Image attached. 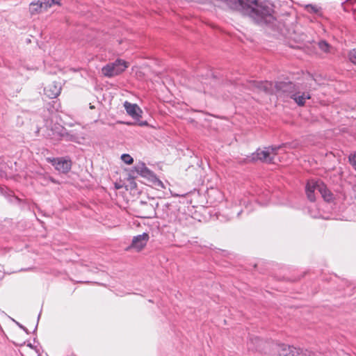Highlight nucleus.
Masks as SVG:
<instances>
[{"mask_svg":"<svg viewBox=\"0 0 356 356\" xmlns=\"http://www.w3.org/2000/svg\"><path fill=\"white\" fill-rule=\"evenodd\" d=\"M318 191L323 199L327 202H332L335 199L334 194L321 180H308L305 186V193L310 202H315V192Z\"/></svg>","mask_w":356,"mask_h":356,"instance_id":"f257e3e1","label":"nucleus"},{"mask_svg":"<svg viewBox=\"0 0 356 356\" xmlns=\"http://www.w3.org/2000/svg\"><path fill=\"white\" fill-rule=\"evenodd\" d=\"M300 83L291 81H280L275 83V93L280 98L290 97L298 90Z\"/></svg>","mask_w":356,"mask_h":356,"instance_id":"f03ea898","label":"nucleus"},{"mask_svg":"<svg viewBox=\"0 0 356 356\" xmlns=\"http://www.w3.org/2000/svg\"><path fill=\"white\" fill-rule=\"evenodd\" d=\"M128 67V63L121 59H117L113 63H110L102 69V74L106 77H113L119 75Z\"/></svg>","mask_w":356,"mask_h":356,"instance_id":"7ed1b4c3","label":"nucleus"},{"mask_svg":"<svg viewBox=\"0 0 356 356\" xmlns=\"http://www.w3.org/2000/svg\"><path fill=\"white\" fill-rule=\"evenodd\" d=\"M280 356H318V354L300 348H296L293 346L282 344L279 350Z\"/></svg>","mask_w":356,"mask_h":356,"instance_id":"20e7f679","label":"nucleus"},{"mask_svg":"<svg viewBox=\"0 0 356 356\" xmlns=\"http://www.w3.org/2000/svg\"><path fill=\"white\" fill-rule=\"evenodd\" d=\"M248 159L251 162H257L259 161L263 163H273L274 156H270V151H269L267 149V147H266L263 150L258 148L254 152L248 157Z\"/></svg>","mask_w":356,"mask_h":356,"instance_id":"39448f33","label":"nucleus"},{"mask_svg":"<svg viewBox=\"0 0 356 356\" xmlns=\"http://www.w3.org/2000/svg\"><path fill=\"white\" fill-rule=\"evenodd\" d=\"M51 163L58 171L63 173H67L72 168V161L69 158H54Z\"/></svg>","mask_w":356,"mask_h":356,"instance_id":"423d86ee","label":"nucleus"},{"mask_svg":"<svg viewBox=\"0 0 356 356\" xmlns=\"http://www.w3.org/2000/svg\"><path fill=\"white\" fill-rule=\"evenodd\" d=\"M312 95L309 91H301V85L298 86V90L292 95L291 98L299 106H304L307 99H310Z\"/></svg>","mask_w":356,"mask_h":356,"instance_id":"0eeeda50","label":"nucleus"},{"mask_svg":"<svg viewBox=\"0 0 356 356\" xmlns=\"http://www.w3.org/2000/svg\"><path fill=\"white\" fill-rule=\"evenodd\" d=\"M148 240L149 235L148 234L145 232L143 233L142 234H138L136 236H134L131 244L128 248V249L134 248L137 251H140L146 245Z\"/></svg>","mask_w":356,"mask_h":356,"instance_id":"6e6552de","label":"nucleus"},{"mask_svg":"<svg viewBox=\"0 0 356 356\" xmlns=\"http://www.w3.org/2000/svg\"><path fill=\"white\" fill-rule=\"evenodd\" d=\"M127 113L134 120H138L141 118L142 110L136 104H131L127 101L124 103Z\"/></svg>","mask_w":356,"mask_h":356,"instance_id":"1a4fd4ad","label":"nucleus"},{"mask_svg":"<svg viewBox=\"0 0 356 356\" xmlns=\"http://www.w3.org/2000/svg\"><path fill=\"white\" fill-rule=\"evenodd\" d=\"M60 91L61 86L56 82H52L44 88V95L49 99L57 97L60 95Z\"/></svg>","mask_w":356,"mask_h":356,"instance_id":"9d476101","label":"nucleus"},{"mask_svg":"<svg viewBox=\"0 0 356 356\" xmlns=\"http://www.w3.org/2000/svg\"><path fill=\"white\" fill-rule=\"evenodd\" d=\"M59 134L60 137L67 142H73L80 144L81 140L83 139L78 134L74 133L73 131H69L65 128H62Z\"/></svg>","mask_w":356,"mask_h":356,"instance_id":"9b49d317","label":"nucleus"},{"mask_svg":"<svg viewBox=\"0 0 356 356\" xmlns=\"http://www.w3.org/2000/svg\"><path fill=\"white\" fill-rule=\"evenodd\" d=\"M252 84L254 87L257 88L259 90L264 91L266 93H270L273 92V83L272 82L267 81H253Z\"/></svg>","mask_w":356,"mask_h":356,"instance_id":"f8f14e48","label":"nucleus"},{"mask_svg":"<svg viewBox=\"0 0 356 356\" xmlns=\"http://www.w3.org/2000/svg\"><path fill=\"white\" fill-rule=\"evenodd\" d=\"M146 168L147 166L145 163L139 162L130 170L129 173V177L134 179L136 177V175H141Z\"/></svg>","mask_w":356,"mask_h":356,"instance_id":"ddd939ff","label":"nucleus"},{"mask_svg":"<svg viewBox=\"0 0 356 356\" xmlns=\"http://www.w3.org/2000/svg\"><path fill=\"white\" fill-rule=\"evenodd\" d=\"M1 193L8 199L9 202H10L11 203L19 204L22 202V200L20 198L13 195V191L8 190V188L5 190L2 189Z\"/></svg>","mask_w":356,"mask_h":356,"instance_id":"4468645a","label":"nucleus"},{"mask_svg":"<svg viewBox=\"0 0 356 356\" xmlns=\"http://www.w3.org/2000/svg\"><path fill=\"white\" fill-rule=\"evenodd\" d=\"M42 8V4L40 3V1L32 2L29 6V11L32 15L40 13Z\"/></svg>","mask_w":356,"mask_h":356,"instance_id":"2eb2a0df","label":"nucleus"},{"mask_svg":"<svg viewBox=\"0 0 356 356\" xmlns=\"http://www.w3.org/2000/svg\"><path fill=\"white\" fill-rule=\"evenodd\" d=\"M286 143H282L279 145H271L267 147V149L270 151V154L276 155L277 154V151L282 147H284L286 146Z\"/></svg>","mask_w":356,"mask_h":356,"instance_id":"dca6fc26","label":"nucleus"},{"mask_svg":"<svg viewBox=\"0 0 356 356\" xmlns=\"http://www.w3.org/2000/svg\"><path fill=\"white\" fill-rule=\"evenodd\" d=\"M155 175H156L147 167L140 176L146 178L150 181Z\"/></svg>","mask_w":356,"mask_h":356,"instance_id":"f3484780","label":"nucleus"},{"mask_svg":"<svg viewBox=\"0 0 356 356\" xmlns=\"http://www.w3.org/2000/svg\"><path fill=\"white\" fill-rule=\"evenodd\" d=\"M150 182L152 184H154L156 187L165 188L163 183L156 177V175H155L154 177H153Z\"/></svg>","mask_w":356,"mask_h":356,"instance_id":"a211bd4d","label":"nucleus"},{"mask_svg":"<svg viewBox=\"0 0 356 356\" xmlns=\"http://www.w3.org/2000/svg\"><path fill=\"white\" fill-rule=\"evenodd\" d=\"M122 161L128 165L132 164L134 162V159L129 154H123L121 156Z\"/></svg>","mask_w":356,"mask_h":356,"instance_id":"6ab92c4d","label":"nucleus"},{"mask_svg":"<svg viewBox=\"0 0 356 356\" xmlns=\"http://www.w3.org/2000/svg\"><path fill=\"white\" fill-rule=\"evenodd\" d=\"M318 47L323 51L328 52L330 46L325 40H321L318 42Z\"/></svg>","mask_w":356,"mask_h":356,"instance_id":"aec40b11","label":"nucleus"},{"mask_svg":"<svg viewBox=\"0 0 356 356\" xmlns=\"http://www.w3.org/2000/svg\"><path fill=\"white\" fill-rule=\"evenodd\" d=\"M40 3L42 4V8L44 10H47L48 8H50L54 5V0H42L40 1Z\"/></svg>","mask_w":356,"mask_h":356,"instance_id":"412c9836","label":"nucleus"},{"mask_svg":"<svg viewBox=\"0 0 356 356\" xmlns=\"http://www.w3.org/2000/svg\"><path fill=\"white\" fill-rule=\"evenodd\" d=\"M349 59L353 63L356 64V49H354L350 51Z\"/></svg>","mask_w":356,"mask_h":356,"instance_id":"4be33fe9","label":"nucleus"},{"mask_svg":"<svg viewBox=\"0 0 356 356\" xmlns=\"http://www.w3.org/2000/svg\"><path fill=\"white\" fill-rule=\"evenodd\" d=\"M349 161L356 170V152L350 156Z\"/></svg>","mask_w":356,"mask_h":356,"instance_id":"5701e85b","label":"nucleus"},{"mask_svg":"<svg viewBox=\"0 0 356 356\" xmlns=\"http://www.w3.org/2000/svg\"><path fill=\"white\" fill-rule=\"evenodd\" d=\"M243 212V210L239 209L238 207H234L232 208V213L235 214L236 216H239L241 213Z\"/></svg>","mask_w":356,"mask_h":356,"instance_id":"b1692460","label":"nucleus"},{"mask_svg":"<svg viewBox=\"0 0 356 356\" xmlns=\"http://www.w3.org/2000/svg\"><path fill=\"white\" fill-rule=\"evenodd\" d=\"M16 323L19 326V327H20L22 330H24L27 334H30V332L29 331V330L25 326H24L23 325H22V324H20L19 323H17V322Z\"/></svg>","mask_w":356,"mask_h":356,"instance_id":"393cba45","label":"nucleus"},{"mask_svg":"<svg viewBox=\"0 0 356 356\" xmlns=\"http://www.w3.org/2000/svg\"><path fill=\"white\" fill-rule=\"evenodd\" d=\"M250 341L252 342V343H259L261 341V339L259 338V337H254V338H251L250 339Z\"/></svg>","mask_w":356,"mask_h":356,"instance_id":"a878e982","label":"nucleus"},{"mask_svg":"<svg viewBox=\"0 0 356 356\" xmlns=\"http://www.w3.org/2000/svg\"><path fill=\"white\" fill-rule=\"evenodd\" d=\"M307 7H309L311 8L312 10L314 13H317L318 11V8L316 6H313V5H308Z\"/></svg>","mask_w":356,"mask_h":356,"instance_id":"bb28decb","label":"nucleus"},{"mask_svg":"<svg viewBox=\"0 0 356 356\" xmlns=\"http://www.w3.org/2000/svg\"><path fill=\"white\" fill-rule=\"evenodd\" d=\"M60 0H54V5H60Z\"/></svg>","mask_w":356,"mask_h":356,"instance_id":"cd10ccee","label":"nucleus"},{"mask_svg":"<svg viewBox=\"0 0 356 356\" xmlns=\"http://www.w3.org/2000/svg\"><path fill=\"white\" fill-rule=\"evenodd\" d=\"M139 124H140V126H143V125H146V124H147V122H140Z\"/></svg>","mask_w":356,"mask_h":356,"instance_id":"c85d7f7f","label":"nucleus"},{"mask_svg":"<svg viewBox=\"0 0 356 356\" xmlns=\"http://www.w3.org/2000/svg\"><path fill=\"white\" fill-rule=\"evenodd\" d=\"M27 346L31 348H34L33 346L31 343H29Z\"/></svg>","mask_w":356,"mask_h":356,"instance_id":"c756f323","label":"nucleus"},{"mask_svg":"<svg viewBox=\"0 0 356 356\" xmlns=\"http://www.w3.org/2000/svg\"><path fill=\"white\" fill-rule=\"evenodd\" d=\"M311 216L313 217V218H318V216L316 215V214H312L311 213Z\"/></svg>","mask_w":356,"mask_h":356,"instance_id":"7c9ffc66","label":"nucleus"},{"mask_svg":"<svg viewBox=\"0 0 356 356\" xmlns=\"http://www.w3.org/2000/svg\"><path fill=\"white\" fill-rule=\"evenodd\" d=\"M37 327H38V323L36 324V325H35V329H34V330H33V332H35L36 331Z\"/></svg>","mask_w":356,"mask_h":356,"instance_id":"2f4dec72","label":"nucleus"},{"mask_svg":"<svg viewBox=\"0 0 356 356\" xmlns=\"http://www.w3.org/2000/svg\"><path fill=\"white\" fill-rule=\"evenodd\" d=\"M40 317V314L38 316V321L39 320Z\"/></svg>","mask_w":356,"mask_h":356,"instance_id":"473e14b6","label":"nucleus"}]
</instances>
